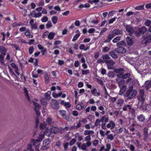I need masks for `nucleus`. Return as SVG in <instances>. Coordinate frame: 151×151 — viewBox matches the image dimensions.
I'll return each instance as SVG.
<instances>
[{"label":"nucleus","mask_w":151,"mask_h":151,"mask_svg":"<svg viewBox=\"0 0 151 151\" xmlns=\"http://www.w3.org/2000/svg\"><path fill=\"white\" fill-rule=\"evenodd\" d=\"M132 87L127 91L125 94V96L129 99H133L136 95L137 91L136 90H133Z\"/></svg>","instance_id":"f257e3e1"},{"label":"nucleus","mask_w":151,"mask_h":151,"mask_svg":"<svg viewBox=\"0 0 151 151\" xmlns=\"http://www.w3.org/2000/svg\"><path fill=\"white\" fill-rule=\"evenodd\" d=\"M59 131V129L56 127L52 126L48 130L45 132V134L47 136H49L51 134H57Z\"/></svg>","instance_id":"f03ea898"},{"label":"nucleus","mask_w":151,"mask_h":151,"mask_svg":"<svg viewBox=\"0 0 151 151\" xmlns=\"http://www.w3.org/2000/svg\"><path fill=\"white\" fill-rule=\"evenodd\" d=\"M146 96L145 94V91L143 89L140 90L139 94L137 96L138 103L144 102L145 100Z\"/></svg>","instance_id":"7ed1b4c3"},{"label":"nucleus","mask_w":151,"mask_h":151,"mask_svg":"<svg viewBox=\"0 0 151 151\" xmlns=\"http://www.w3.org/2000/svg\"><path fill=\"white\" fill-rule=\"evenodd\" d=\"M143 42L145 45L149 44L151 41V35L148 33L143 36Z\"/></svg>","instance_id":"20e7f679"},{"label":"nucleus","mask_w":151,"mask_h":151,"mask_svg":"<svg viewBox=\"0 0 151 151\" xmlns=\"http://www.w3.org/2000/svg\"><path fill=\"white\" fill-rule=\"evenodd\" d=\"M33 105L35 106L34 107V110L36 112V113L37 116H39L40 114V112L39 109L41 107V106L38 103L33 101Z\"/></svg>","instance_id":"39448f33"},{"label":"nucleus","mask_w":151,"mask_h":151,"mask_svg":"<svg viewBox=\"0 0 151 151\" xmlns=\"http://www.w3.org/2000/svg\"><path fill=\"white\" fill-rule=\"evenodd\" d=\"M51 106L53 109H58L59 108V104L56 100L52 99L51 101Z\"/></svg>","instance_id":"423d86ee"},{"label":"nucleus","mask_w":151,"mask_h":151,"mask_svg":"<svg viewBox=\"0 0 151 151\" xmlns=\"http://www.w3.org/2000/svg\"><path fill=\"white\" fill-rule=\"evenodd\" d=\"M45 135V132L43 133H40V135L38 139L35 140H33V145H35L36 143H39L44 138Z\"/></svg>","instance_id":"0eeeda50"},{"label":"nucleus","mask_w":151,"mask_h":151,"mask_svg":"<svg viewBox=\"0 0 151 151\" xmlns=\"http://www.w3.org/2000/svg\"><path fill=\"white\" fill-rule=\"evenodd\" d=\"M106 63L107 64L108 69H112L113 66L115 64V63L112 60H109L106 61Z\"/></svg>","instance_id":"6e6552de"},{"label":"nucleus","mask_w":151,"mask_h":151,"mask_svg":"<svg viewBox=\"0 0 151 151\" xmlns=\"http://www.w3.org/2000/svg\"><path fill=\"white\" fill-rule=\"evenodd\" d=\"M126 31L128 32L130 36H131L132 34L134 32L133 27L129 25H127L126 26Z\"/></svg>","instance_id":"1a4fd4ad"},{"label":"nucleus","mask_w":151,"mask_h":151,"mask_svg":"<svg viewBox=\"0 0 151 151\" xmlns=\"http://www.w3.org/2000/svg\"><path fill=\"white\" fill-rule=\"evenodd\" d=\"M139 31L140 32L141 34H142L143 36L144 35H145V34L146 33V32L148 33L147 29L146 28V27L143 26L138 29Z\"/></svg>","instance_id":"9d476101"},{"label":"nucleus","mask_w":151,"mask_h":151,"mask_svg":"<svg viewBox=\"0 0 151 151\" xmlns=\"http://www.w3.org/2000/svg\"><path fill=\"white\" fill-rule=\"evenodd\" d=\"M126 49L124 47H118L116 49L115 51L119 53H124L126 51Z\"/></svg>","instance_id":"9b49d317"},{"label":"nucleus","mask_w":151,"mask_h":151,"mask_svg":"<svg viewBox=\"0 0 151 151\" xmlns=\"http://www.w3.org/2000/svg\"><path fill=\"white\" fill-rule=\"evenodd\" d=\"M91 94L94 96H100V92L99 91H97V89L94 88L91 91Z\"/></svg>","instance_id":"f8f14e48"},{"label":"nucleus","mask_w":151,"mask_h":151,"mask_svg":"<svg viewBox=\"0 0 151 151\" xmlns=\"http://www.w3.org/2000/svg\"><path fill=\"white\" fill-rule=\"evenodd\" d=\"M10 65L14 69V71L18 76H19V73L18 72V67L17 65H16L15 63H11Z\"/></svg>","instance_id":"ddd939ff"},{"label":"nucleus","mask_w":151,"mask_h":151,"mask_svg":"<svg viewBox=\"0 0 151 151\" xmlns=\"http://www.w3.org/2000/svg\"><path fill=\"white\" fill-rule=\"evenodd\" d=\"M60 114L62 116L63 119L68 120V117L67 116L66 111L65 110H60L59 111Z\"/></svg>","instance_id":"4468645a"},{"label":"nucleus","mask_w":151,"mask_h":151,"mask_svg":"<svg viewBox=\"0 0 151 151\" xmlns=\"http://www.w3.org/2000/svg\"><path fill=\"white\" fill-rule=\"evenodd\" d=\"M112 33H113L114 36L118 35H119L122 34V31L120 29H114L112 31Z\"/></svg>","instance_id":"2eb2a0df"},{"label":"nucleus","mask_w":151,"mask_h":151,"mask_svg":"<svg viewBox=\"0 0 151 151\" xmlns=\"http://www.w3.org/2000/svg\"><path fill=\"white\" fill-rule=\"evenodd\" d=\"M30 14L32 17H34L35 18L39 17H41L42 15L41 13H35V11H33L32 12H31L30 13Z\"/></svg>","instance_id":"dca6fc26"},{"label":"nucleus","mask_w":151,"mask_h":151,"mask_svg":"<svg viewBox=\"0 0 151 151\" xmlns=\"http://www.w3.org/2000/svg\"><path fill=\"white\" fill-rule=\"evenodd\" d=\"M137 119L139 121L142 122L145 120V117L144 115L142 114L138 115L137 117Z\"/></svg>","instance_id":"f3484780"},{"label":"nucleus","mask_w":151,"mask_h":151,"mask_svg":"<svg viewBox=\"0 0 151 151\" xmlns=\"http://www.w3.org/2000/svg\"><path fill=\"white\" fill-rule=\"evenodd\" d=\"M120 90L119 93V94L122 95L125 91L126 89V85H124L121 87H119Z\"/></svg>","instance_id":"a211bd4d"},{"label":"nucleus","mask_w":151,"mask_h":151,"mask_svg":"<svg viewBox=\"0 0 151 151\" xmlns=\"http://www.w3.org/2000/svg\"><path fill=\"white\" fill-rule=\"evenodd\" d=\"M141 103L139 106V107L142 109V110H146L147 109V107L148 106L144 102H139V103Z\"/></svg>","instance_id":"6ab92c4d"},{"label":"nucleus","mask_w":151,"mask_h":151,"mask_svg":"<svg viewBox=\"0 0 151 151\" xmlns=\"http://www.w3.org/2000/svg\"><path fill=\"white\" fill-rule=\"evenodd\" d=\"M24 91L25 93V96L29 102H31V100L29 96L28 91L26 88H24Z\"/></svg>","instance_id":"aec40b11"},{"label":"nucleus","mask_w":151,"mask_h":151,"mask_svg":"<svg viewBox=\"0 0 151 151\" xmlns=\"http://www.w3.org/2000/svg\"><path fill=\"white\" fill-rule=\"evenodd\" d=\"M114 35L112 33L109 34L107 37V39L104 42H109L114 37Z\"/></svg>","instance_id":"412c9836"},{"label":"nucleus","mask_w":151,"mask_h":151,"mask_svg":"<svg viewBox=\"0 0 151 151\" xmlns=\"http://www.w3.org/2000/svg\"><path fill=\"white\" fill-rule=\"evenodd\" d=\"M125 70L123 68L116 69L114 70V71L116 73H123Z\"/></svg>","instance_id":"4be33fe9"},{"label":"nucleus","mask_w":151,"mask_h":151,"mask_svg":"<svg viewBox=\"0 0 151 151\" xmlns=\"http://www.w3.org/2000/svg\"><path fill=\"white\" fill-rule=\"evenodd\" d=\"M6 50L5 47L3 46H0V52L1 54L5 55L6 54Z\"/></svg>","instance_id":"5701e85b"},{"label":"nucleus","mask_w":151,"mask_h":151,"mask_svg":"<svg viewBox=\"0 0 151 151\" xmlns=\"http://www.w3.org/2000/svg\"><path fill=\"white\" fill-rule=\"evenodd\" d=\"M127 44L129 45H132L133 44V41L131 38L127 37L126 39Z\"/></svg>","instance_id":"b1692460"},{"label":"nucleus","mask_w":151,"mask_h":151,"mask_svg":"<svg viewBox=\"0 0 151 151\" xmlns=\"http://www.w3.org/2000/svg\"><path fill=\"white\" fill-rule=\"evenodd\" d=\"M46 122L48 125H51L54 123V121L50 117H48L46 120Z\"/></svg>","instance_id":"393cba45"},{"label":"nucleus","mask_w":151,"mask_h":151,"mask_svg":"<svg viewBox=\"0 0 151 151\" xmlns=\"http://www.w3.org/2000/svg\"><path fill=\"white\" fill-rule=\"evenodd\" d=\"M109 54V55L114 59H116L118 58L117 55L113 51L110 52Z\"/></svg>","instance_id":"a878e982"},{"label":"nucleus","mask_w":151,"mask_h":151,"mask_svg":"<svg viewBox=\"0 0 151 151\" xmlns=\"http://www.w3.org/2000/svg\"><path fill=\"white\" fill-rule=\"evenodd\" d=\"M127 82L129 84V85L131 86V87L132 86L134 83V80L131 78H128L127 80Z\"/></svg>","instance_id":"bb28decb"},{"label":"nucleus","mask_w":151,"mask_h":151,"mask_svg":"<svg viewBox=\"0 0 151 151\" xmlns=\"http://www.w3.org/2000/svg\"><path fill=\"white\" fill-rule=\"evenodd\" d=\"M115 126V123L112 121H110V123H108L107 125V127L109 128L112 127V128H114Z\"/></svg>","instance_id":"cd10ccee"},{"label":"nucleus","mask_w":151,"mask_h":151,"mask_svg":"<svg viewBox=\"0 0 151 151\" xmlns=\"http://www.w3.org/2000/svg\"><path fill=\"white\" fill-rule=\"evenodd\" d=\"M117 45L118 47H124L126 46V43L124 41H121L117 43Z\"/></svg>","instance_id":"c85d7f7f"},{"label":"nucleus","mask_w":151,"mask_h":151,"mask_svg":"<svg viewBox=\"0 0 151 151\" xmlns=\"http://www.w3.org/2000/svg\"><path fill=\"white\" fill-rule=\"evenodd\" d=\"M101 57L105 61H107L109 59H111L110 57L107 54L103 55ZM105 62L106 63V61H105Z\"/></svg>","instance_id":"c756f323"},{"label":"nucleus","mask_w":151,"mask_h":151,"mask_svg":"<svg viewBox=\"0 0 151 151\" xmlns=\"http://www.w3.org/2000/svg\"><path fill=\"white\" fill-rule=\"evenodd\" d=\"M124 102V99H120L118 100L117 102V105L118 106H121Z\"/></svg>","instance_id":"7c9ffc66"},{"label":"nucleus","mask_w":151,"mask_h":151,"mask_svg":"<svg viewBox=\"0 0 151 151\" xmlns=\"http://www.w3.org/2000/svg\"><path fill=\"white\" fill-rule=\"evenodd\" d=\"M145 84V88L146 90H148L151 87V81L146 82Z\"/></svg>","instance_id":"2f4dec72"},{"label":"nucleus","mask_w":151,"mask_h":151,"mask_svg":"<svg viewBox=\"0 0 151 151\" xmlns=\"http://www.w3.org/2000/svg\"><path fill=\"white\" fill-rule=\"evenodd\" d=\"M55 33L54 32H51L48 35V39L52 40L55 36Z\"/></svg>","instance_id":"473e14b6"},{"label":"nucleus","mask_w":151,"mask_h":151,"mask_svg":"<svg viewBox=\"0 0 151 151\" xmlns=\"http://www.w3.org/2000/svg\"><path fill=\"white\" fill-rule=\"evenodd\" d=\"M109 119L108 117L104 115L101 119L100 120L102 122H108Z\"/></svg>","instance_id":"72a5a7b5"},{"label":"nucleus","mask_w":151,"mask_h":151,"mask_svg":"<svg viewBox=\"0 0 151 151\" xmlns=\"http://www.w3.org/2000/svg\"><path fill=\"white\" fill-rule=\"evenodd\" d=\"M24 35L25 36L29 37V38H32L33 37V36L31 35L29 29L27 30L26 32H25Z\"/></svg>","instance_id":"f704fd0d"},{"label":"nucleus","mask_w":151,"mask_h":151,"mask_svg":"<svg viewBox=\"0 0 151 151\" xmlns=\"http://www.w3.org/2000/svg\"><path fill=\"white\" fill-rule=\"evenodd\" d=\"M131 76V74L130 73H126L125 74H124V72L123 73V75L122 76V79H126L127 78H129Z\"/></svg>","instance_id":"c9c22d12"},{"label":"nucleus","mask_w":151,"mask_h":151,"mask_svg":"<svg viewBox=\"0 0 151 151\" xmlns=\"http://www.w3.org/2000/svg\"><path fill=\"white\" fill-rule=\"evenodd\" d=\"M129 109H131V106L129 104L125 105L122 108V109L124 111H126L127 110V108Z\"/></svg>","instance_id":"e433bc0d"},{"label":"nucleus","mask_w":151,"mask_h":151,"mask_svg":"<svg viewBox=\"0 0 151 151\" xmlns=\"http://www.w3.org/2000/svg\"><path fill=\"white\" fill-rule=\"evenodd\" d=\"M90 7L89 4L88 3H86L84 4H81L79 6L80 8H83L84 7L88 8Z\"/></svg>","instance_id":"4c0bfd02"},{"label":"nucleus","mask_w":151,"mask_h":151,"mask_svg":"<svg viewBox=\"0 0 151 151\" xmlns=\"http://www.w3.org/2000/svg\"><path fill=\"white\" fill-rule=\"evenodd\" d=\"M58 20V17L56 16H53L52 18V21L54 24L56 23Z\"/></svg>","instance_id":"58836bf2"},{"label":"nucleus","mask_w":151,"mask_h":151,"mask_svg":"<svg viewBox=\"0 0 151 151\" xmlns=\"http://www.w3.org/2000/svg\"><path fill=\"white\" fill-rule=\"evenodd\" d=\"M129 110H130L129 112L132 114V115L133 116H135V111L134 109L133 108H132L131 107V109H129Z\"/></svg>","instance_id":"ea45409f"},{"label":"nucleus","mask_w":151,"mask_h":151,"mask_svg":"<svg viewBox=\"0 0 151 151\" xmlns=\"http://www.w3.org/2000/svg\"><path fill=\"white\" fill-rule=\"evenodd\" d=\"M107 75L108 76L111 78H113L115 76V74L112 71L109 72L108 73Z\"/></svg>","instance_id":"a19ab883"},{"label":"nucleus","mask_w":151,"mask_h":151,"mask_svg":"<svg viewBox=\"0 0 151 151\" xmlns=\"http://www.w3.org/2000/svg\"><path fill=\"white\" fill-rule=\"evenodd\" d=\"M124 81L121 80V81H119L117 83L118 84L119 87H120L125 85H124Z\"/></svg>","instance_id":"79ce46f5"},{"label":"nucleus","mask_w":151,"mask_h":151,"mask_svg":"<svg viewBox=\"0 0 151 151\" xmlns=\"http://www.w3.org/2000/svg\"><path fill=\"white\" fill-rule=\"evenodd\" d=\"M82 74L83 75H86L90 73V70H81Z\"/></svg>","instance_id":"37998d69"},{"label":"nucleus","mask_w":151,"mask_h":151,"mask_svg":"<svg viewBox=\"0 0 151 151\" xmlns=\"http://www.w3.org/2000/svg\"><path fill=\"white\" fill-rule=\"evenodd\" d=\"M144 5H140L135 7L134 8L136 10H141L144 9Z\"/></svg>","instance_id":"c03bdc74"},{"label":"nucleus","mask_w":151,"mask_h":151,"mask_svg":"<svg viewBox=\"0 0 151 151\" xmlns=\"http://www.w3.org/2000/svg\"><path fill=\"white\" fill-rule=\"evenodd\" d=\"M80 36V34L78 33L75 35L72 40V41H74L76 40Z\"/></svg>","instance_id":"a18cd8bd"},{"label":"nucleus","mask_w":151,"mask_h":151,"mask_svg":"<svg viewBox=\"0 0 151 151\" xmlns=\"http://www.w3.org/2000/svg\"><path fill=\"white\" fill-rule=\"evenodd\" d=\"M116 11H110L109 12V14L108 15V16L109 17H111L114 15L115 14Z\"/></svg>","instance_id":"49530a36"},{"label":"nucleus","mask_w":151,"mask_h":151,"mask_svg":"<svg viewBox=\"0 0 151 151\" xmlns=\"http://www.w3.org/2000/svg\"><path fill=\"white\" fill-rule=\"evenodd\" d=\"M34 50V47L32 46L30 47L29 49V54H32Z\"/></svg>","instance_id":"de8ad7c7"},{"label":"nucleus","mask_w":151,"mask_h":151,"mask_svg":"<svg viewBox=\"0 0 151 151\" xmlns=\"http://www.w3.org/2000/svg\"><path fill=\"white\" fill-rule=\"evenodd\" d=\"M145 24L147 26H149L151 24V21L150 20H146L145 22Z\"/></svg>","instance_id":"09e8293b"},{"label":"nucleus","mask_w":151,"mask_h":151,"mask_svg":"<svg viewBox=\"0 0 151 151\" xmlns=\"http://www.w3.org/2000/svg\"><path fill=\"white\" fill-rule=\"evenodd\" d=\"M51 94V92L50 91H48L46 93V98L48 100L50 99V94Z\"/></svg>","instance_id":"8fccbe9b"},{"label":"nucleus","mask_w":151,"mask_h":151,"mask_svg":"<svg viewBox=\"0 0 151 151\" xmlns=\"http://www.w3.org/2000/svg\"><path fill=\"white\" fill-rule=\"evenodd\" d=\"M49 77L47 74L45 73V79L46 83H48L49 82Z\"/></svg>","instance_id":"3c124183"},{"label":"nucleus","mask_w":151,"mask_h":151,"mask_svg":"<svg viewBox=\"0 0 151 151\" xmlns=\"http://www.w3.org/2000/svg\"><path fill=\"white\" fill-rule=\"evenodd\" d=\"M148 136V131L147 129H145L144 131V137L145 138H147Z\"/></svg>","instance_id":"603ef678"},{"label":"nucleus","mask_w":151,"mask_h":151,"mask_svg":"<svg viewBox=\"0 0 151 151\" xmlns=\"http://www.w3.org/2000/svg\"><path fill=\"white\" fill-rule=\"evenodd\" d=\"M62 95L61 97L62 98H65L66 97V95L65 94H62V92H60L58 93L57 94V98L60 97Z\"/></svg>","instance_id":"864d4df0"},{"label":"nucleus","mask_w":151,"mask_h":151,"mask_svg":"<svg viewBox=\"0 0 151 151\" xmlns=\"http://www.w3.org/2000/svg\"><path fill=\"white\" fill-rule=\"evenodd\" d=\"M106 148L105 149V151H109L111 148V145L110 144H107L106 145Z\"/></svg>","instance_id":"5fc2aeb1"},{"label":"nucleus","mask_w":151,"mask_h":151,"mask_svg":"<svg viewBox=\"0 0 151 151\" xmlns=\"http://www.w3.org/2000/svg\"><path fill=\"white\" fill-rule=\"evenodd\" d=\"M116 18L117 17H114L113 18H112L110 19L109 20L108 24H110L114 22L116 20Z\"/></svg>","instance_id":"6e6d98bb"},{"label":"nucleus","mask_w":151,"mask_h":151,"mask_svg":"<svg viewBox=\"0 0 151 151\" xmlns=\"http://www.w3.org/2000/svg\"><path fill=\"white\" fill-rule=\"evenodd\" d=\"M86 145L85 143H83L81 145V149L82 150H86Z\"/></svg>","instance_id":"4d7b16f0"},{"label":"nucleus","mask_w":151,"mask_h":151,"mask_svg":"<svg viewBox=\"0 0 151 151\" xmlns=\"http://www.w3.org/2000/svg\"><path fill=\"white\" fill-rule=\"evenodd\" d=\"M48 20V17L46 16H45L42 18L41 20L42 22H45L47 21Z\"/></svg>","instance_id":"13d9d810"},{"label":"nucleus","mask_w":151,"mask_h":151,"mask_svg":"<svg viewBox=\"0 0 151 151\" xmlns=\"http://www.w3.org/2000/svg\"><path fill=\"white\" fill-rule=\"evenodd\" d=\"M76 141V139H75L73 138L69 142L70 145L72 146L73 145Z\"/></svg>","instance_id":"bf43d9fd"},{"label":"nucleus","mask_w":151,"mask_h":151,"mask_svg":"<svg viewBox=\"0 0 151 151\" xmlns=\"http://www.w3.org/2000/svg\"><path fill=\"white\" fill-rule=\"evenodd\" d=\"M49 141L48 139L45 140L43 143V145L45 146H47L49 144Z\"/></svg>","instance_id":"052dcab7"},{"label":"nucleus","mask_w":151,"mask_h":151,"mask_svg":"<svg viewBox=\"0 0 151 151\" xmlns=\"http://www.w3.org/2000/svg\"><path fill=\"white\" fill-rule=\"evenodd\" d=\"M99 110L102 111L101 113L102 114H104L105 113L104 110V108L102 106H100L99 107Z\"/></svg>","instance_id":"680f3d73"},{"label":"nucleus","mask_w":151,"mask_h":151,"mask_svg":"<svg viewBox=\"0 0 151 151\" xmlns=\"http://www.w3.org/2000/svg\"><path fill=\"white\" fill-rule=\"evenodd\" d=\"M46 26L47 28H50L52 26V23L50 21L48 22L46 24Z\"/></svg>","instance_id":"e2e57ef3"},{"label":"nucleus","mask_w":151,"mask_h":151,"mask_svg":"<svg viewBox=\"0 0 151 151\" xmlns=\"http://www.w3.org/2000/svg\"><path fill=\"white\" fill-rule=\"evenodd\" d=\"M134 34L137 37H139L141 36V35H142L141 33L139 32L138 30V31H134Z\"/></svg>","instance_id":"0e129e2a"},{"label":"nucleus","mask_w":151,"mask_h":151,"mask_svg":"<svg viewBox=\"0 0 151 151\" xmlns=\"http://www.w3.org/2000/svg\"><path fill=\"white\" fill-rule=\"evenodd\" d=\"M120 39V37H117L114 38L112 40L113 42L114 43L117 42L119 41Z\"/></svg>","instance_id":"69168bd1"},{"label":"nucleus","mask_w":151,"mask_h":151,"mask_svg":"<svg viewBox=\"0 0 151 151\" xmlns=\"http://www.w3.org/2000/svg\"><path fill=\"white\" fill-rule=\"evenodd\" d=\"M110 100L111 101L112 103H114L115 102L117 98V97H112L111 96H110Z\"/></svg>","instance_id":"338daca9"},{"label":"nucleus","mask_w":151,"mask_h":151,"mask_svg":"<svg viewBox=\"0 0 151 151\" xmlns=\"http://www.w3.org/2000/svg\"><path fill=\"white\" fill-rule=\"evenodd\" d=\"M110 49V48L107 46L104 47L103 48L102 52H107L109 51Z\"/></svg>","instance_id":"774afa93"}]
</instances>
